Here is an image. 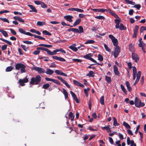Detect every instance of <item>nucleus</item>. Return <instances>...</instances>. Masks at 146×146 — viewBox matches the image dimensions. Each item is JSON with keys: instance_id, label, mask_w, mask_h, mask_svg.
I'll return each instance as SVG.
<instances>
[{"instance_id": "obj_3", "label": "nucleus", "mask_w": 146, "mask_h": 146, "mask_svg": "<svg viewBox=\"0 0 146 146\" xmlns=\"http://www.w3.org/2000/svg\"><path fill=\"white\" fill-rule=\"evenodd\" d=\"M79 30L76 28H71L68 29V32L72 31L76 33L81 34L84 32V29L82 26H79L78 27Z\"/></svg>"}, {"instance_id": "obj_64", "label": "nucleus", "mask_w": 146, "mask_h": 146, "mask_svg": "<svg viewBox=\"0 0 146 146\" xmlns=\"http://www.w3.org/2000/svg\"><path fill=\"white\" fill-rule=\"evenodd\" d=\"M109 141L110 143L112 144H113L114 143L113 141L112 138L110 137H109Z\"/></svg>"}, {"instance_id": "obj_15", "label": "nucleus", "mask_w": 146, "mask_h": 146, "mask_svg": "<svg viewBox=\"0 0 146 146\" xmlns=\"http://www.w3.org/2000/svg\"><path fill=\"white\" fill-rule=\"evenodd\" d=\"M55 72L58 75H60L64 76H67V75L60 70H56L55 71Z\"/></svg>"}, {"instance_id": "obj_23", "label": "nucleus", "mask_w": 146, "mask_h": 146, "mask_svg": "<svg viewBox=\"0 0 146 146\" xmlns=\"http://www.w3.org/2000/svg\"><path fill=\"white\" fill-rule=\"evenodd\" d=\"M75 46L76 44H73L72 45L70 46L69 48L73 51L76 52L78 50V49L76 47H75Z\"/></svg>"}, {"instance_id": "obj_2", "label": "nucleus", "mask_w": 146, "mask_h": 146, "mask_svg": "<svg viewBox=\"0 0 146 146\" xmlns=\"http://www.w3.org/2000/svg\"><path fill=\"white\" fill-rule=\"evenodd\" d=\"M41 80V77L38 75L36 76L35 78L32 77L31 81L30 82V84L32 85H38Z\"/></svg>"}, {"instance_id": "obj_26", "label": "nucleus", "mask_w": 146, "mask_h": 146, "mask_svg": "<svg viewBox=\"0 0 146 146\" xmlns=\"http://www.w3.org/2000/svg\"><path fill=\"white\" fill-rule=\"evenodd\" d=\"M112 41L114 46H118L117 45L118 44V41L117 39L115 38V39L112 40Z\"/></svg>"}, {"instance_id": "obj_53", "label": "nucleus", "mask_w": 146, "mask_h": 146, "mask_svg": "<svg viewBox=\"0 0 146 146\" xmlns=\"http://www.w3.org/2000/svg\"><path fill=\"white\" fill-rule=\"evenodd\" d=\"M21 47L23 48V50L25 51H27V50L28 49V47H26V46L25 45H24L21 44Z\"/></svg>"}, {"instance_id": "obj_17", "label": "nucleus", "mask_w": 146, "mask_h": 146, "mask_svg": "<svg viewBox=\"0 0 146 146\" xmlns=\"http://www.w3.org/2000/svg\"><path fill=\"white\" fill-rule=\"evenodd\" d=\"M57 49L54 50L53 52H51L49 50L48 54V55H54L56 54L57 52H58L57 51Z\"/></svg>"}, {"instance_id": "obj_29", "label": "nucleus", "mask_w": 146, "mask_h": 146, "mask_svg": "<svg viewBox=\"0 0 146 146\" xmlns=\"http://www.w3.org/2000/svg\"><path fill=\"white\" fill-rule=\"evenodd\" d=\"M37 50H44L47 52V53H48V52L49 49L48 48H46L44 47H37Z\"/></svg>"}, {"instance_id": "obj_59", "label": "nucleus", "mask_w": 146, "mask_h": 146, "mask_svg": "<svg viewBox=\"0 0 146 146\" xmlns=\"http://www.w3.org/2000/svg\"><path fill=\"white\" fill-rule=\"evenodd\" d=\"M110 126V125H108L106 126H105L104 127H101V128L102 129L106 130H107L108 129H109Z\"/></svg>"}, {"instance_id": "obj_14", "label": "nucleus", "mask_w": 146, "mask_h": 146, "mask_svg": "<svg viewBox=\"0 0 146 146\" xmlns=\"http://www.w3.org/2000/svg\"><path fill=\"white\" fill-rule=\"evenodd\" d=\"M73 83L75 85L78 86L80 87L83 88L84 87V86L83 84H81L77 80H74Z\"/></svg>"}, {"instance_id": "obj_33", "label": "nucleus", "mask_w": 146, "mask_h": 146, "mask_svg": "<svg viewBox=\"0 0 146 146\" xmlns=\"http://www.w3.org/2000/svg\"><path fill=\"white\" fill-rule=\"evenodd\" d=\"M123 125L127 129H131V127L125 121H123Z\"/></svg>"}, {"instance_id": "obj_54", "label": "nucleus", "mask_w": 146, "mask_h": 146, "mask_svg": "<svg viewBox=\"0 0 146 146\" xmlns=\"http://www.w3.org/2000/svg\"><path fill=\"white\" fill-rule=\"evenodd\" d=\"M10 30L11 33L14 35H16L17 33L15 31L12 29H10Z\"/></svg>"}, {"instance_id": "obj_28", "label": "nucleus", "mask_w": 146, "mask_h": 146, "mask_svg": "<svg viewBox=\"0 0 146 146\" xmlns=\"http://www.w3.org/2000/svg\"><path fill=\"white\" fill-rule=\"evenodd\" d=\"M113 125L115 126H117L119 125V124L117 123V120L116 118L113 117Z\"/></svg>"}, {"instance_id": "obj_13", "label": "nucleus", "mask_w": 146, "mask_h": 146, "mask_svg": "<svg viewBox=\"0 0 146 146\" xmlns=\"http://www.w3.org/2000/svg\"><path fill=\"white\" fill-rule=\"evenodd\" d=\"M52 58L54 59L60 61L64 62L65 61V60L64 58L57 56H53Z\"/></svg>"}, {"instance_id": "obj_32", "label": "nucleus", "mask_w": 146, "mask_h": 146, "mask_svg": "<svg viewBox=\"0 0 146 146\" xmlns=\"http://www.w3.org/2000/svg\"><path fill=\"white\" fill-rule=\"evenodd\" d=\"M125 2L128 4H131L132 5H135V2L129 0H124Z\"/></svg>"}, {"instance_id": "obj_6", "label": "nucleus", "mask_w": 146, "mask_h": 146, "mask_svg": "<svg viewBox=\"0 0 146 146\" xmlns=\"http://www.w3.org/2000/svg\"><path fill=\"white\" fill-rule=\"evenodd\" d=\"M120 52V48L119 46H117L114 47V51L113 55L115 58H117Z\"/></svg>"}, {"instance_id": "obj_55", "label": "nucleus", "mask_w": 146, "mask_h": 146, "mask_svg": "<svg viewBox=\"0 0 146 146\" xmlns=\"http://www.w3.org/2000/svg\"><path fill=\"white\" fill-rule=\"evenodd\" d=\"M40 5L41 7L42 8H46L47 7V5L45 4L44 3L42 2H41Z\"/></svg>"}, {"instance_id": "obj_5", "label": "nucleus", "mask_w": 146, "mask_h": 146, "mask_svg": "<svg viewBox=\"0 0 146 146\" xmlns=\"http://www.w3.org/2000/svg\"><path fill=\"white\" fill-rule=\"evenodd\" d=\"M15 67L16 69L17 70L20 69L21 73L25 72H26L25 69L26 66L24 64H16Z\"/></svg>"}, {"instance_id": "obj_46", "label": "nucleus", "mask_w": 146, "mask_h": 146, "mask_svg": "<svg viewBox=\"0 0 146 146\" xmlns=\"http://www.w3.org/2000/svg\"><path fill=\"white\" fill-rule=\"evenodd\" d=\"M104 46L105 49V50L107 51L108 52H110L111 50L110 49L108 48V46L105 44L104 43Z\"/></svg>"}, {"instance_id": "obj_31", "label": "nucleus", "mask_w": 146, "mask_h": 146, "mask_svg": "<svg viewBox=\"0 0 146 146\" xmlns=\"http://www.w3.org/2000/svg\"><path fill=\"white\" fill-rule=\"evenodd\" d=\"M92 56V54L90 53L84 56V58H85L88 59L90 60V58H91V57Z\"/></svg>"}, {"instance_id": "obj_52", "label": "nucleus", "mask_w": 146, "mask_h": 146, "mask_svg": "<svg viewBox=\"0 0 146 146\" xmlns=\"http://www.w3.org/2000/svg\"><path fill=\"white\" fill-rule=\"evenodd\" d=\"M28 34L29 35V36H34L35 38H39V36L37 35L34 34H32L31 33H28Z\"/></svg>"}, {"instance_id": "obj_51", "label": "nucleus", "mask_w": 146, "mask_h": 146, "mask_svg": "<svg viewBox=\"0 0 146 146\" xmlns=\"http://www.w3.org/2000/svg\"><path fill=\"white\" fill-rule=\"evenodd\" d=\"M115 18L117 19H119L120 18L119 16L115 13L113 12L111 14Z\"/></svg>"}, {"instance_id": "obj_7", "label": "nucleus", "mask_w": 146, "mask_h": 146, "mask_svg": "<svg viewBox=\"0 0 146 146\" xmlns=\"http://www.w3.org/2000/svg\"><path fill=\"white\" fill-rule=\"evenodd\" d=\"M33 69L37 71L39 74L44 73L45 72V71L43 68L39 67H33Z\"/></svg>"}, {"instance_id": "obj_62", "label": "nucleus", "mask_w": 146, "mask_h": 146, "mask_svg": "<svg viewBox=\"0 0 146 146\" xmlns=\"http://www.w3.org/2000/svg\"><path fill=\"white\" fill-rule=\"evenodd\" d=\"M63 83L68 88H70V86L67 83V82L66 81L64 80V82H63Z\"/></svg>"}, {"instance_id": "obj_27", "label": "nucleus", "mask_w": 146, "mask_h": 146, "mask_svg": "<svg viewBox=\"0 0 146 146\" xmlns=\"http://www.w3.org/2000/svg\"><path fill=\"white\" fill-rule=\"evenodd\" d=\"M39 46H42L46 48H49L52 47V46L51 45L46 44H41L38 45Z\"/></svg>"}, {"instance_id": "obj_36", "label": "nucleus", "mask_w": 146, "mask_h": 146, "mask_svg": "<svg viewBox=\"0 0 146 146\" xmlns=\"http://www.w3.org/2000/svg\"><path fill=\"white\" fill-rule=\"evenodd\" d=\"M100 104L102 105H104V96H102L100 98Z\"/></svg>"}, {"instance_id": "obj_38", "label": "nucleus", "mask_w": 146, "mask_h": 146, "mask_svg": "<svg viewBox=\"0 0 146 146\" xmlns=\"http://www.w3.org/2000/svg\"><path fill=\"white\" fill-rule=\"evenodd\" d=\"M42 33L43 34H44L45 35L51 36L52 35L50 33L46 30L43 31Z\"/></svg>"}, {"instance_id": "obj_49", "label": "nucleus", "mask_w": 146, "mask_h": 146, "mask_svg": "<svg viewBox=\"0 0 146 146\" xmlns=\"http://www.w3.org/2000/svg\"><path fill=\"white\" fill-rule=\"evenodd\" d=\"M95 18L97 19H103L104 20L105 19L104 17L102 16H96L95 17Z\"/></svg>"}, {"instance_id": "obj_44", "label": "nucleus", "mask_w": 146, "mask_h": 146, "mask_svg": "<svg viewBox=\"0 0 146 146\" xmlns=\"http://www.w3.org/2000/svg\"><path fill=\"white\" fill-rule=\"evenodd\" d=\"M72 60L74 62H80L82 60L80 59H72Z\"/></svg>"}, {"instance_id": "obj_22", "label": "nucleus", "mask_w": 146, "mask_h": 146, "mask_svg": "<svg viewBox=\"0 0 146 146\" xmlns=\"http://www.w3.org/2000/svg\"><path fill=\"white\" fill-rule=\"evenodd\" d=\"M18 30L21 33L27 35H29L28 34V33H30L29 32H26L25 31L23 30L21 28H19L18 29Z\"/></svg>"}, {"instance_id": "obj_20", "label": "nucleus", "mask_w": 146, "mask_h": 146, "mask_svg": "<svg viewBox=\"0 0 146 146\" xmlns=\"http://www.w3.org/2000/svg\"><path fill=\"white\" fill-rule=\"evenodd\" d=\"M45 73L47 74L51 75L53 74L54 71L50 68H47Z\"/></svg>"}, {"instance_id": "obj_41", "label": "nucleus", "mask_w": 146, "mask_h": 146, "mask_svg": "<svg viewBox=\"0 0 146 146\" xmlns=\"http://www.w3.org/2000/svg\"><path fill=\"white\" fill-rule=\"evenodd\" d=\"M45 23L43 21H38L37 23V25L39 26H42L45 25Z\"/></svg>"}, {"instance_id": "obj_48", "label": "nucleus", "mask_w": 146, "mask_h": 146, "mask_svg": "<svg viewBox=\"0 0 146 146\" xmlns=\"http://www.w3.org/2000/svg\"><path fill=\"white\" fill-rule=\"evenodd\" d=\"M134 6H132L131 7H134L137 9L139 10L141 7V6L139 4H137L136 5H134Z\"/></svg>"}, {"instance_id": "obj_18", "label": "nucleus", "mask_w": 146, "mask_h": 146, "mask_svg": "<svg viewBox=\"0 0 146 146\" xmlns=\"http://www.w3.org/2000/svg\"><path fill=\"white\" fill-rule=\"evenodd\" d=\"M125 84L128 91L130 92H131L132 90V88L130 86V84L128 81H126Z\"/></svg>"}, {"instance_id": "obj_34", "label": "nucleus", "mask_w": 146, "mask_h": 146, "mask_svg": "<svg viewBox=\"0 0 146 146\" xmlns=\"http://www.w3.org/2000/svg\"><path fill=\"white\" fill-rule=\"evenodd\" d=\"M90 89L89 88H87L86 89H84V93L85 94L86 96L88 97V91H89Z\"/></svg>"}, {"instance_id": "obj_19", "label": "nucleus", "mask_w": 146, "mask_h": 146, "mask_svg": "<svg viewBox=\"0 0 146 146\" xmlns=\"http://www.w3.org/2000/svg\"><path fill=\"white\" fill-rule=\"evenodd\" d=\"M62 90L63 91V94L64 96V97L65 99H67L68 98V94L67 92L66 91V90L64 88H63L62 89Z\"/></svg>"}, {"instance_id": "obj_24", "label": "nucleus", "mask_w": 146, "mask_h": 146, "mask_svg": "<svg viewBox=\"0 0 146 146\" xmlns=\"http://www.w3.org/2000/svg\"><path fill=\"white\" fill-rule=\"evenodd\" d=\"M68 117L69 118H70L71 121H73L74 120V115H73V113L72 112H70L69 113Z\"/></svg>"}, {"instance_id": "obj_56", "label": "nucleus", "mask_w": 146, "mask_h": 146, "mask_svg": "<svg viewBox=\"0 0 146 146\" xmlns=\"http://www.w3.org/2000/svg\"><path fill=\"white\" fill-rule=\"evenodd\" d=\"M0 19L1 21H3L4 22H7L8 23H9V20L6 18H0Z\"/></svg>"}, {"instance_id": "obj_39", "label": "nucleus", "mask_w": 146, "mask_h": 146, "mask_svg": "<svg viewBox=\"0 0 146 146\" xmlns=\"http://www.w3.org/2000/svg\"><path fill=\"white\" fill-rule=\"evenodd\" d=\"M94 74L93 72L92 71H90L89 72V73L86 74L87 76H88L90 77H93L94 76V75H93Z\"/></svg>"}, {"instance_id": "obj_8", "label": "nucleus", "mask_w": 146, "mask_h": 146, "mask_svg": "<svg viewBox=\"0 0 146 146\" xmlns=\"http://www.w3.org/2000/svg\"><path fill=\"white\" fill-rule=\"evenodd\" d=\"M29 81L28 79L27 78H25L24 79H20L19 81L20 85L22 86H24L25 84V83H27Z\"/></svg>"}, {"instance_id": "obj_11", "label": "nucleus", "mask_w": 146, "mask_h": 146, "mask_svg": "<svg viewBox=\"0 0 146 146\" xmlns=\"http://www.w3.org/2000/svg\"><path fill=\"white\" fill-rule=\"evenodd\" d=\"M73 17L70 15H67L64 17V18L66 19L67 21L72 22V19L73 18Z\"/></svg>"}, {"instance_id": "obj_1", "label": "nucleus", "mask_w": 146, "mask_h": 146, "mask_svg": "<svg viewBox=\"0 0 146 146\" xmlns=\"http://www.w3.org/2000/svg\"><path fill=\"white\" fill-rule=\"evenodd\" d=\"M115 23L116 24L115 27L116 29H119L121 30H125L126 28L125 27L122 23H120L121 20L120 19H115L114 20Z\"/></svg>"}, {"instance_id": "obj_10", "label": "nucleus", "mask_w": 146, "mask_h": 146, "mask_svg": "<svg viewBox=\"0 0 146 146\" xmlns=\"http://www.w3.org/2000/svg\"><path fill=\"white\" fill-rule=\"evenodd\" d=\"M141 73V72L140 71H139L138 72L137 74V78L135 82L134 83V85H135L136 84H137L139 80L140 79Z\"/></svg>"}, {"instance_id": "obj_16", "label": "nucleus", "mask_w": 146, "mask_h": 146, "mask_svg": "<svg viewBox=\"0 0 146 146\" xmlns=\"http://www.w3.org/2000/svg\"><path fill=\"white\" fill-rule=\"evenodd\" d=\"M113 70L115 75L117 76L119 75L120 74L119 72L118 71V68L116 65H114L113 66Z\"/></svg>"}, {"instance_id": "obj_4", "label": "nucleus", "mask_w": 146, "mask_h": 146, "mask_svg": "<svg viewBox=\"0 0 146 146\" xmlns=\"http://www.w3.org/2000/svg\"><path fill=\"white\" fill-rule=\"evenodd\" d=\"M134 102L135 106L138 108L143 107L145 105L144 103L141 102V100L137 97H135Z\"/></svg>"}, {"instance_id": "obj_21", "label": "nucleus", "mask_w": 146, "mask_h": 146, "mask_svg": "<svg viewBox=\"0 0 146 146\" xmlns=\"http://www.w3.org/2000/svg\"><path fill=\"white\" fill-rule=\"evenodd\" d=\"M81 19L80 18H78L77 19L76 21L75 22L74 24L73 25V26L74 27L76 26V25H78L81 22Z\"/></svg>"}, {"instance_id": "obj_35", "label": "nucleus", "mask_w": 146, "mask_h": 146, "mask_svg": "<svg viewBox=\"0 0 146 146\" xmlns=\"http://www.w3.org/2000/svg\"><path fill=\"white\" fill-rule=\"evenodd\" d=\"M95 42V41L92 40H87L85 43V44H93Z\"/></svg>"}, {"instance_id": "obj_45", "label": "nucleus", "mask_w": 146, "mask_h": 146, "mask_svg": "<svg viewBox=\"0 0 146 146\" xmlns=\"http://www.w3.org/2000/svg\"><path fill=\"white\" fill-rule=\"evenodd\" d=\"M98 59L100 61H102L103 60V56L100 54H99L98 56Z\"/></svg>"}, {"instance_id": "obj_47", "label": "nucleus", "mask_w": 146, "mask_h": 146, "mask_svg": "<svg viewBox=\"0 0 146 146\" xmlns=\"http://www.w3.org/2000/svg\"><path fill=\"white\" fill-rule=\"evenodd\" d=\"M50 86V85L48 84H46L43 85L42 88L44 89H47Z\"/></svg>"}, {"instance_id": "obj_43", "label": "nucleus", "mask_w": 146, "mask_h": 146, "mask_svg": "<svg viewBox=\"0 0 146 146\" xmlns=\"http://www.w3.org/2000/svg\"><path fill=\"white\" fill-rule=\"evenodd\" d=\"M139 27L138 25H135V28L133 29V32L137 33Z\"/></svg>"}, {"instance_id": "obj_57", "label": "nucleus", "mask_w": 146, "mask_h": 146, "mask_svg": "<svg viewBox=\"0 0 146 146\" xmlns=\"http://www.w3.org/2000/svg\"><path fill=\"white\" fill-rule=\"evenodd\" d=\"M23 42L25 43L29 44H33V43L32 42L27 40L23 41Z\"/></svg>"}, {"instance_id": "obj_40", "label": "nucleus", "mask_w": 146, "mask_h": 146, "mask_svg": "<svg viewBox=\"0 0 146 146\" xmlns=\"http://www.w3.org/2000/svg\"><path fill=\"white\" fill-rule=\"evenodd\" d=\"M120 87L122 90L125 94H126L127 93V91H126V90L125 88L124 87L122 84H121L120 85Z\"/></svg>"}, {"instance_id": "obj_50", "label": "nucleus", "mask_w": 146, "mask_h": 146, "mask_svg": "<svg viewBox=\"0 0 146 146\" xmlns=\"http://www.w3.org/2000/svg\"><path fill=\"white\" fill-rule=\"evenodd\" d=\"M146 30V27H144L143 26H141L140 29V33H142L143 31Z\"/></svg>"}, {"instance_id": "obj_30", "label": "nucleus", "mask_w": 146, "mask_h": 146, "mask_svg": "<svg viewBox=\"0 0 146 146\" xmlns=\"http://www.w3.org/2000/svg\"><path fill=\"white\" fill-rule=\"evenodd\" d=\"M0 40H2L3 41H4V42H5L6 43H7L8 44H9L10 45H12V44L11 42L10 41H8V40H5V39H3V38H0Z\"/></svg>"}, {"instance_id": "obj_58", "label": "nucleus", "mask_w": 146, "mask_h": 146, "mask_svg": "<svg viewBox=\"0 0 146 146\" xmlns=\"http://www.w3.org/2000/svg\"><path fill=\"white\" fill-rule=\"evenodd\" d=\"M70 94L72 95V97L74 99L77 97L75 94L72 91H70Z\"/></svg>"}, {"instance_id": "obj_12", "label": "nucleus", "mask_w": 146, "mask_h": 146, "mask_svg": "<svg viewBox=\"0 0 146 146\" xmlns=\"http://www.w3.org/2000/svg\"><path fill=\"white\" fill-rule=\"evenodd\" d=\"M27 6L31 9V10L30 11V12H34L35 13H37V9L34 6L31 5H28Z\"/></svg>"}, {"instance_id": "obj_37", "label": "nucleus", "mask_w": 146, "mask_h": 146, "mask_svg": "<svg viewBox=\"0 0 146 146\" xmlns=\"http://www.w3.org/2000/svg\"><path fill=\"white\" fill-rule=\"evenodd\" d=\"M13 69V67L12 66H10L7 67L6 70L5 71L7 72H9L11 71Z\"/></svg>"}, {"instance_id": "obj_63", "label": "nucleus", "mask_w": 146, "mask_h": 146, "mask_svg": "<svg viewBox=\"0 0 146 146\" xmlns=\"http://www.w3.org/2000/svg\"><path fill=\"white\" fill-rule=\"evenodd\" d=\"M63 83L68 88H70V86L67 83V82L66 81L64 80V82H63Z\"/></svg>"}, {"instance_id": "obj_9", "label": "nucleus", "mask_w": 146, "mask_h": 146, "mask_svg": "<svg viewBox=\"0 0 146 146\" xmlns=\"http://www.w3.org/2000/svg\"><path fill=\"white\" fill-rule=\"evenodd\" d=\"M132 58L133 60H134V61L136 63H137L139 61V58L138 57V56L135 53H132Z\"/></svg>"}, {"instance_id": "obj_25", "label": "nucleus", "mask_w": 146, "mask_h": 146, "mask_svg": "<svg viewBox=\"0 0 146 146\" xmlns=\"http://www.w3.org/2000/svg\"><path fill=\"white\" fill-rule=\"evenodd\" d=\"M0 32H1L3 35L5 37H7L8 36V34L7 32L3 29H0Z\"/></svg>"}, {"instance_id": "obj_42", "label": "nucleus", "mask_w": 146, "mask_h": 146, "mask_svg": "<svg viewBox=\"0 0 146 146\" xmlns=\"http://www.w3.org/2000/svg\"><path fill=\"white\" fill-rule=\"evenodd\" d=\"M105 79L107 82L108 83L111 82V78L107 76H105Z\"/></svg>"}, {"instance_id": "obj_60", "label": "nucleus", "mask_w": 146, "mask_h": 146, "mask_svg": "<svg viewBox=\"0 0 146 146\" xmlns=\"http://www.w3.org/2000/svg\"><path fill=\"white\" fill-rule=\"evenodd\" d=\"M108 11L107 9H99V12H104Z\"/></svg>"}, {"instance_id": "obj_61", "label": "nucleus", "mask_w": 146, "mask_h": 146, "mask_svg": "<svg viewBox=\"0 0 146 146\" xmlns=\"http://www.w3.org/2000/svg\"><path fill=\"white\" fill-rule=\"evenodd\" d=\"M7 45L6 44H5L2 46L1 49L3 51H4L7 49Z\"/></svg>"}]
</instances>
